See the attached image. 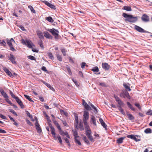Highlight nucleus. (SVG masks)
Masks as SVG:
<instances>
[{
  "label": "nucleus",
  "instance_id": "nucleus-1",
  "mask_svg": "<svg viewBox=\"0 0 152 152\" xmlns=\"http://www.w3.org/2000/svg\"><path fill=\"white\" fill-rule=\"evenodd\" d=\"M122 16L124 18H126L125 19V21H128L131 23H134L137 21L138 18L137 17H134L132 15H128L124 13Z\"/></svg>",
  "mask_w": 152,
  "mask_h": 152
},
{
  "label": "nucleus",
  "instance_id": "nucleus-2",
  "mask_svg": "<svg viewBox=\"0 0 152 152\" xmlns=\"http://www.w3.org/2000/svg\"><path fill=\"white\" fill-rule=\"evenodd\" d=\"M46 30L50 32L54 36L55 39H58L59 31L57 29L53 28V29H48Z\"/></svg>",
  "mask_w": 152,
  "mask_h": 152
},
{
  "label": "nucleus",
  "instance_id": "nucleus-3",
  "mask_svg": "<svg viewBox=\"0 0 152 152\" xmlns=\"http://www.w3.org/2000/svg\"><path fill=\"white\" fill-rule=\"evenodd\" d=\"M25 45H27V46L30 48H32L33 47H35V45L30 40H26L24 42Z\"/></svg>",
  "mask_w": 152,
  "mask_h": 152
},
{
  "label": "nucleus",
  "instance_id": "nucleus-4",
  "mask_svg": "<svg viewBox=\"0 0 152 152\" xmlns=\"http://www.w3.org/2000/svg\"><path fill=\"white\" fill-rule=\"evenodd\" d=\"M141 19L142 21L144 22H148L150 20L149 17L145 14L142 15L141 17Z\"/></svg>",
  "mask_w": 152,
  "mask_h": 152
},
{
  "label": "nucleus",
  "instance_id": "nucleus-5",
  "mask_svg": "<svg viewBox=\"0 0 152 152\" xmlns=\"http://www.w3.org/2000/svg\"><path fill=\"white\" fill-rule=\"evenodd\" d=\"M50 127L51 129V133L53 137L54 138L55 140H57V137H56V136L55 129L52 126L51 124H50Z\"/></svg>",
  "mask_w": 152,
  "mask_h": 152
},
{
  "label": "nucleus",
  "instance_id": "nucleus-6",
  "mask_svg": "<svg viewBox=\"0 0 152 152\" xmlns=\"http://www.w3.org/2000/svg\"><path fill=\"white\" fill-rule=\"evenodd\" d=\"M83 112V121H87L89 118L88 112L86 110H84Z\"/></svg>",
  "mask_w": 152,
  "mask_h": 152
},
{
  "label": "nucleus",
  "instance_id": "nucleus-7",
  "mask_svg": "<svg viewBox=\"0 0 152 152\" xmlns=\"http://www.w3.org/2000/svg\"><path fill=\"white\" fill-rule=\"evenodd\" d=\"M134 28L137 31L141 33H147V31L145 30L144 29L140 27L135 25L134 26Z\"/></svg>",
  "mask_w": 152,
  "mask_h": 152
},
{
  "label": "nucleus",
  "instance_id": "nucleus-8",
  "mask_svg": "<svg viewBox=\"0 0 152 152\" xmlns=\"http://www.w3.org/2000/svg\"><path fill=\"white\" fill-rule=\"evenodd\" d=\"M8 58L9 60L11 61V62L13 64H16V62L15 61V57L12 54H10L9 56H8Z\"/></svg>",
  "mask_w": 152,
  "mask_h": 152
},
{
  "label": "nucleus",
  "instance_id": "nucleus-9",
  "mask_svg": "<svg viewBox=\"0 0 152 152\" xmlns=\"http://www.w3.org/2000/svg\"><path fill=\"white\" fill-rule=\"evenodd\" d=\"M120 95L121 97H123L124 98H125L126 97L129 99H130V96L127 92H126L124 93H121L120 94Z\"/></svg>",
  "mask_w": 152,
  "mask_h": 152
},
{
  "label": "nucleus",
  "instance_id": "nucleus-10",
  "mask_svg": "<svg viewBox=\"0 0 152 152\" xmlns=\"http://www.w3.org/2000/svg\"><path fill=\"white\" fill-rule=\"evenodd\" d=\"M0 92L1 94L3 96L4 98L7 102H8L7 100H8V96L3 90H1L0 91Z\"/></svg>",
  "mask_w": 152,
  "mask_h": 152
},
{
  "label": "nucleus",
  "instance_id": "nucleus-11",
  "mask_svg": "<svg viewBox=\"0 0 152 152\" xmlns=\"http://www.w3.org/2000/svg\"><path fill=\"white\" fill-rule=\"evenodd\" d=\"M136 137H139L138 135H129L127 136V137L131 138V139H133V140H134L136 141H140V139H137Z\"/></svg>",
  "mask_w": 152,
  "mask_h": 152
},
{
  "label": "nucleus",
  "instance_id": "nucleus-12",
  "mask_svg": "<svg viewBox=\"0 0 152 152\" xmlns=\"http://www.w3.org/2000/svg\"><path fill=\"white\" fill-rule=\"evenodd\" d=\"M83 105L84 106L85 108L87 110H91V108L87 104L86 102H85L84 99H83Z\"/></svg>",
  "mask_w": 152,
  "mask_h": 152
},
{
  "label": "nucleus",
  "instance_id": "nucleus-13",
  "mask_svg": "<svg viewBox=\"0 0 152 152\" xmlns=\"http://www.w3.org/2000/svg\"><path fill=\"white\" fill-rule=\"evenodd\" d=\"M43 2L45 4L47 5L48 7H50L51 9H56V7L55 5L49 3L48 1H43Z\"/></svg>",
  "mask_w": 152,
  "mask_h": 152
},
{
  "label": "nucleus",
  "instance_id": "nucleus-14",
  "mask_svg": "<svg viewBox=\"0 0 152 152\" xmlns=\"http://www.w3.org/2000/svg\"><path fill=\"white\" fill-rule=\"evenodd\" d=\"M17 102L19 104L21 108L23 109L24 107V106L23 105L22 102L21 101L19 98L17 97L15 99Z\"/></svg>",
  "mask_w": 152,
  "mask_h": 152
},
{
  "label": "nucleus",
  "instance_id": "nucleus-15",
  "mask_svg": "<svg viewBox=\"0 0 152 152\" xmlns=\"http://www.w3.org/2000/svg\"><path fill=\"white\" fill-rule=\"evenodd\" d=\"M3 69L7 74L11 77H13V76L10 72L6 67H4Z\"/></svg>",
  "mask_w": 152,
  "mask_h": 152
},
{
  "label": "nucleus",
  "instance_id": "nucleus-16",
  "mask_svg": "<svg viewBox=\"0 0 152 152\" xmlns=\"http://www.w3.org/2000/svg\"><path fill=\"white\" fill-rule=\"evenodd\" d=\"M102 68L106 70H108L110 68V66L107 63H102Z\"/></svg>",
  "mask_w": 152,
  "mask_h": 152
},
{
  "label": "nucleus",
  "instance_id": "nucleus-17",
  "mask_svg": "<svg viewBox=\"0 0 152 152\" xmlns=\"http://www.w3.org/2000/svg\"><path fill=\"white\" fill-rule=\"evenodd\" d=\"M7 44L9 46L12 45V42H14L15 43V41L13 38H11L10 40L7 39H6Z\"/></svg>",
  "mask_w": 152,
  "mask_h": 152
},
{
  "label": "nucleus",
  "instance_id": "nucleus-18",
  "mask_svg": "<svg viewBox=\"0 0 152 152\" xmlns=\"http://www.w3.org/2000/svg\"><path fill=\"white\" fill-rule=\"evenodd\" d=\"M43 34L45 37L46 38L50 39H52V36L47 31H45L44 32Z\"/></svg>",
  "mask_w": 152,
  "mask_h": 152
},
{
  "label": "nucleus",
  "instance_id": "nucleus-19",
  "mask_svg": "<svg viewBox=\"0 0 152 152\" xmlns=\"http://www.w3.org/2000/svg\"><path fill=\"white\" fill-rule=\"evenodd\" d=\"M99 121L100 122L101 124L103 126V127L105 129H107V125L105 124L104 122L103 121V119L101 118L99 119Z\"/></svg>",
  "mask_w": 152,
  "mask_h": 152
},
{
  "label": "nucleus",
  "instance_id": "nucleus-20",
  "mask_svg": "<svg viewBox=\"0 0 152 152\" xmlns=\"http://www.w3.org/2000/svg\"><path fill=\"white\" fill-rule=\"evenodd\" d=\"M37 34L39 37L41 39H44L43 34L42 32L40 31H38L37 32Z\"/></svg>",
  "mask_w": 152,
  "mask_h": 152
},
{
  "label": "nucleus",
  "instance_id": "nucleus-21",
  "mask_svg": "<svg viewBox=\"0 0 152 152\" xmlns=\"http://www.w3.org/2000/svg\"><path fill=\"white\" fill-rule=\"evenodd\" d=\"M126 115L128 117V119L130 120H132L134 119V117L133 115L129 113L128 112H126Z\"/></svg>",
  "mask_w": 152,
  "mask_h": 152
},
{
  "label": "nucleus",
  "instance_id": "nucleus-22",
  "mask_svg": "<svg viewBox=\"0 0 152 152\" xmlns=\"http://www.w3.org/2000/svg\"><path fill=\"white\" fill-rule=\"evenodd\" d=\"M41 82L48 87L51 90H53L54 89L53 87L50 84H48L43 80H42Z\"/></svg>",
  "mask_w": 152,
  "mask_h": 152
},
{
  "label": "nucleus",
  "instance_id": "nucleus-23",
  "mask_svg": "<svg viewBox=\"0 0 152 152\" xmlns=\"http://www.w3.org/2000/svg\"><path fill=\"white\" fill-rule=\"evenodd\" d=\"M72 131L73 134V135L74 136V138L75 139L77 137H79L77 131L76 130H72Z\"/></svg>",
  "mask_w": 152,
  "mask_h": 152
},
{
  "label": "nucleus",
  "instance_id": "nucleus-24",
  "mask_svg": "<svg viewBox=\"0 0 152 152\" xmlns=\"http://www.w3.org/2000/svg\"><path fill=\"white\" fill-rule=\"evenodd\" d=\"M75 119L76 121V122L75 124V126L77 129H79V127H78V117L77 116H75Z\"/></svg>",
  "mask_w": 152,
  "mask_h": 152
},
{
  "label": "nucleus",
  "instance_id": "nucleus-25",
  "mask_svg": "<svg viewBox=\"0 0 152 152\" xmlns=\"http://www.w3.org/2000/svg\"><path fill=\"white\" fill-rule=\"evenodd\" d=\"M125 137H121L117 139V142L118 144H121L123 142V140L125 138Z\"/></svg>",
  "mask_w": 152,
  "mask_h": 152
},
{
  "label": "nucleus",
  "instance_id": "nucleus-26",
  "mask_svg": "<svg viewBox=\"0 0 152 152\" xmlns=\"http://www.w3.org/2000/svg\"><path fill=\"white\" fill-rule=\"evenodd\" d=\"M123 86L126 90L128 91H130L131 89L130 88L129 86L127 85L126 83H124Z\"/></svg>",
  "mask_w": 152,
  "mask_h": 152
},
{
  "label": "nucleus",
  "instance_id": "nucleus-27",
  "mask_svg": "<svg viewBox=\"0 0 152 152\" xmlns=\"http://www.w3.org/2000/svg\"><path fill=\"white\" fill-rule=\"evenodd\" d=\"M127 104L128 107L133 111H135V109L134 108L132 105L129 102H127Z\"/></svg>",
  "mask_w": 152,
  "mask_h": 152
},
{
  "label": "nucleus",
  "instance_id": "nucleus-28",
  "mask_svg": "<svg viewBox=\"0 0 152 152\" xmlns=\"http://www.w3.org/2000/svg\"><path fill=\"white\" fill-rule=\"evenodd\" d=\"M91 121V122H92L93 124L95 126L96 125L95 118L94 116H92Z\"/></svg>",
  "mask_w": 152,
  "mask_h": 152
},
{
  "label": "nucleus",
  "instance_id": "nucleus-29",
  "mask_svg": "<svg viewBox=\"0 0 152 152\" xmlns=\"http://www.w3.org/2000/svg\"><path fill=\"white\" fill-rule=\"evenodd\" d=\"M123 9L128 11H132V9L130 7L125 6L124 7Z\"/></svg>",
  "mask_w": 152,
  "mask_h": 152
},
{
  "label": "nucleus",
  "instance_id": "nucleus-30",
  "mask_svg": "<svg viewBox=\"0 0 152 152\" xmlns=\"http://www.w3.org/2000/svg\"><path fill=\"white\" fill-rule=\"evenodd\" d=\"M45 19L47 20L49 22L51 23H53L54 21L53 20L52 18L51 17H47L45 18Z\"/></svg>",
  "mask_w": 152,
  "mask_h": 152
},
{
  "label": "nucleus",
  "instance_id": "nucleus-31",
  "mask_svg": "<svg viewBox=\"0 0 152 152\" xmlns=\"http://www.w3.org/2000/svg\"><path fill=\"white\" fill-rule=\"evenodd\" d=\"M91 70L94 72H99V69L97 66H96L94 68H93L91 69Z\"/></svg>",
  "mask_w": 152,
  "mask_h": 152
},
{
  "label": "nucleus",
  "instance_id": "nucleus-32",
  "mask_svg": "<svg viewBox=\"0 0 152 152\" xmlns=\"http://www.w3.org/2000/svg\"><path fill=\"white\" fill-rule=\"evenodd\" d=\"M38 43L42 48H44V46L42 43V40H40L38 41Z\"/></svg>",
  "mask_w": 152,
  "mask_h": 152
},
{
  "label": "nucleus",
  "instance_id": "nucleus-33",
  "mask_svg": "<svg viewBox=\"0 0 152 152\" xmlns=\"http://www.w3.org/2000/svg\"><path fill=\"white\" fill-rule=\"evenodd\" d=\"M144 132L146 134L151 133H152V130L150 128H147L144 130Z\"/></svg>",
  "mask_w": 152,
  "mask_h": 152
},
{
  "label": "nucleus",
  "instance_id": "nucleus-34",
  "mask_svg": "<svg viewBox=\"0 0 152 152\" xmlns=\"http://www.w3.org/2000/svg\"><path fill=\"white\" fill-rule=\"evenodd\" d=\"M48 54L50 59L52 60L54 59V57L53 56V55L51 52H48Z\"/></svg>",
  "mask_w": 152,
  "mask_h": 152
},
{
  "label": "nucleus",
  "instance_id": "nucleus-35",
  "mask_svg": "<svg viewBox=\"0 0 152 152\" xmlns=\"http://www.w3.org/2000/svg\"><path fill=\"white\" fill-rule=\"evenodd\" d=\"M83 139L84 140V142L87 144H90L89 142L87 139L86 137L85 136H84L83 137Z\"/></svg>",
  "mask_w": 152,
  "mask_h": 152
},
{
  "label": "nucleus",
  "instance_id": "nucleus-36",
  "mask_svg": "<svg viewBox=\"0 0 152 152\" xmlns=\"http://www.w3.org/2000/svg\"><path fill=\"white\" fill-rule=\"evenodd\" d=\"M24 96L25 97V98L27 99L29 101H30L31 102H34V101L31 99V98L29 96H28L27 95H26V94H24Z\"/></svg>",
  "mask_w": 152,
  "mask_h": 152
},
{
  "label": "nucleus",
  "instance_id": "nucleus-37",
  "mask_svg": "<svg viewBox=\"0 0 152 152\" xmlns=\"http://www.w3.org/2000/svg\"><path fill=\"white\" fill-rule=\"evenodd\" d=\"M86 136L88 137L91 134V130H88L86 131Z\"/></svg>",
  "mask_w": 152,
  "mask_h": 152
},
{
  "label": "nucleus",
  "instance_id": "nucleus-38",
  "mask_svg": "<svg viewBox=\"0 0 152 152\" xmlns=\"http://www.w3.org/2000/svg\"><path fill=\"white\" fill-rule=\"evenodd\" d=\"M118 104V106H124V104L123 102L120 99L117 102Z\"/></svg>",
  "mask_w": 152,
  "mask_h": 152
},
{
  "label": "nucleus",
  "instance_id": "nucleus-39",
  "mask_svg": "<svg viewBox=\"0 0 152 152\" xmlns=\"http://www.w3.org/2000/svg\"><path fill=\"white\" fill-rule=\"evenodd\" d=\"M27 58L29 59L32 60H36L35 58L33 56H27Z\"/></svg>",
  "mask_w": 152,
  "mask_h": 152
},
{
  "label": "nucleus",
  "instance_id": "nucleus-40",
  "mask_svg": "<svg viewBox=\"0 0 152 152\" xmlns=\"http://www.w3.org/2000/svg\"><path fill=\"white\" fill-rule=\"evenodd\" d=\"M28 7L30 9L31 12H33L34 13H36L35 10H34L33 7L32 6H28Z\"/></svg>",
  "mask_w": 152,
  "mask_h": 152
},
{
  "label": "nucleus",
  "instance_id": "nucleus-41",
  "mask_svg": "<svg viewBox=\"0 0 152 152\" xmlns=\"http://www.w3.org/2000/svg\"><path fill=\"white\" fill-rule=\"evenodd\" d=\"M80 66L81 68L82 69H83L85 68V66H88L87 65H86V63L84 62H82L80 64Z\"/></svg>",
  "mask_w": 152,
  "mask_h": 152
},
{
  "label": "nucleus",
  "instance_id": "nucleus-42",
  "mask_svg": "<svg viewBox=\"0 0 152 152\" xmlns=\"http://www.w3.org/2000/svg\"><path fill=\"white\" fill-rule=\"evenodd\" d=\"M78 127H79V128H80V130H84V128L82 124L81 123H80L79 125H78Z\"/></svg>",
  "mask_w": 152,
  "mask_h": 152
},
{
  "label": "nucleus",
  "instance_id": "nucleus-43",
  "mask_svg": "<svg viewBox=\"0 0 152 152\" xmlns=\"http://www.w3.org/2000/svg\"><path fill=\"white\" fill-rule=\"evenodd\" d=\"M9 110L10 112L12 113V114H13L14 115H15L16 116H18V115L17 114V113L13 110L12 109H9Z\"/></svg>",
  "mask_w": 152,
  "mask_h": 152
},
{
  "label": "nucleus",
  "instance_id": "nucleus-44",
  "mask_svg": "<svg viewBox=\"0 0 152 152\" xmlns=\"http://www.w3.org/2000/svg\"><path fill=\"white\" fill-rule=\"evenodd\" d=\"M10 93L11 96L12 97V98L15 99V98H16V97H17V96H16L14 95V94H13V92L12 91H10Z\"/></svg>",
  "mask_w": 152,
  "mask_h": 152
},
{
  "label": "nucleus",
  "instance_id": "nucleus-45",
  "mask_svg": "<svg viewBox=\"0 0 152 152\" xmlns=\"http://www.w3.org/2000/svg\"><path fill=\"white\" fill-rule=\"evenodd\" d=\"M92 107L94 109V112L96 114L98 112V110L96 107H95L94 105H92Z\"/></svg>",
  "mask_w": 152,
  "mask_h": 152
},
{
  "label": "nucleus",
  "instance_id": "nucleus-46",
  "mask_svg": "<svg viewBox=\"0 0 152 152\" xmlns=\"http://www.w3.org/2000/svg\"><path fill=\"white\" fill-rule=\"evenodd\" d=\"M75 142L77 143L79 145H81V144L80 141L78 140L77 138L75 139Z\"/></svg>",
  "mask_w": 152,
  "mask_h": 152
},
{
  "label": "nucleus",
  "instance_id": "nucleus-47",
  "mask_svg": "<svg viewBox=\"0 0 152 152\" xmlns=\"http://www.w3.org/2000/svg\"><path fill=\"white\" fill-rule=\"evenodd\" d=\"M66 68L68 72H69V74L70 75H72V73L70 68L68 66H67Z\"/></svg>",
  "mask_w": 152,
  "mask_h": 152
},
{
  "label": "nucleus",
  "instance_id": "nucleus-48",
  "mask_svg": "<svg viewBox=\"0 0 152 152\" xmlns=\"http://www.w3.org/2000/svg\"><path fill=\"white\" fill-rule=\"evenodd\" d=\"M147 115H152V110H149L146 113Z\"/></svg>",
  "mask_w": 152,
  "mask_h": 152
},
{
  "label": "nucleus",
  "instance_id": "nucleus-49",
  "mask_svg": "<svg viewBox=\"0 0 152 152\" xmlns=\"http://www.w3.org/2000/svg\"><path fill=\"white\" fill-rule=\"evenodd\" d=\"M0 44L2 45L6 46V43L5 42L4 40H2L1 42H0Z\"/></svg>",
  "mask_w": 152,
  "mask_h": 152
},
{
  "label": "nucleus",
  "instance_id": "nucleus-50",
  "mask_svg": "<svg viewBox=\"0 0 152 152\" xmlns=\"http://www.w3.org/2000/svg\"><path fill=\"white\" fill-rule=\"evenodd\" d=\"M57 138L59 142L61 144H62V140L61 139V137L58 135L57 136Z\"/></svg>",
  "mask_w": 152,
  "mask_h": 152
},
{
  "label": "nucleus",
  "instance_id": "nucleus-51",
  "mask_svg": "<svg viewBox=\"0 0 152 152\" xmlns=\"http://www.w3.org/2000/svg\"><path fill=\"white\" fill-rule=\"evenodd\" d=\"M26 123H27V124H29V125H30L31 126H33L32 124L30 121L29 120H28V119H26Z\"/></svg>",
  "mask_w": 152,
  "mask_h": 152
},
{
  "label": "nucleus",
  "instance_id": "nucleus-52",
  "mask_svg": "<svg viewBox=\"0 0 152 152\" xmlns=\"http://www.w3.org/2000/svg\"><path fill=\"white\" fill-rule=\"evenodd\" d=\"M57 57L59 61H62V58L58 54H57Z\"/></svg>",
  "mask_w": 152,
  "mask_h": 152
},
{
  "label": "nucleus",
  "instance_id": "nucleus-53",
  "mask_svg": "<svg viewBox=\"0 0 152 152\" xmlns=\"http://www.w3.org/2000/svg\"><path fill=\"white\" fill-rule=\"evenodd\" d=\"M61 50L62 53L63 54V55L64 56H65L66 55V52L65 50L64 49H61Z\"/></svg>",
  "mask_w": 152,
  "mask_h": 152
},
{
  "label": "nucleus",
  "instance_id": "nucleus-54",
  "mask_svg": "<svg viewBox=\"0 0 152 152\" xmlns=\"http://www.w3.org/2000/svg\"><path fill=\"white\" fill-rule=\"evenodd\" d=\"M59 132L60 134L62 135L63 136H64L65 134V133L61 129V130L59 131Z\"/></svg>",
  "mask_w": 152,
  "mask_h": 152
},
{
  "label": "nucleus",
  "instance_id": "nucleus-55",
  "mask_svg": "<svg viewBox=\"0 0 152 152\" xmlns=\"http://www.w3.org/2000/svg\"><path fill=\"white\" fill-rule=\"evenodd\" d=\"M39 100L41 101L42 102H44V100L43 97L41 96H39Z\"/></svg>",
  "mask_w": 152,
  "mask_h": 152
},
{
  "label": "nucleus",
  "instance_id": "nucleus-56",
  "mask_svg": "<svg viewBox=\"0 0 152 152\" xmlns=\"http://www.w3.org/2000/svg\"><path fill=\"white\" fill-rule=\"evenodd\" d=\"M134 105L137 107L140 110H141V108L139 103H135L134 104Z\"/></svg>",
  "mask_w": 152,
  "mask_h": 152
},
{
  "label": "nucleus",
  "instance_id": "nucleus-57",
  "mask_svg": "<svg viewBox=\"0 0 152 152\" xmlns=\"http://www.w3.org/2000/svg\"><path fill=\"white\" fill-rule=\"evenodd\" d=\"M114 97L115 98V100L117 102L120 99L118 96L115 95H114Z\"/></svg>",
  "mask_w": 152,
  "mask_h": 152
},
{
  "label": "nucleus",
  "instance_id": "nucleus-58",
  "mask_svg": "<svg viewBox=\"0 0 152 152\" xmlns=\"http://www.w3.org/2000/svg\"><path fill=\"white\" fill-rule=\"evenodd\" d=\"M10 50L12 51H16L15 49L14 48L13 45L10 46Z\"/></svg>",
  "mask_w": 152,
  "mask_h": 152
},
{
  "label": "nucleus",
  "instance_id": "nucleus-59",
  "mask_svg": "<svg viewBox=\"0 0 152 152\" xmlns=\"http://www.w3.org/2000/svg\"><path fill=\"white\" fill-rule=\"evenodd\" d=\"M47 121H48V124L49 126H50V124H51L50 122H51V121L50 120V117H48V118H46Z\"/></svg>",
  "mask_w": 152,
  "mask_h": 152
},
{
  "label": "nucleus",
  "instance_id": "nucleus-60",
  "mask_svg": "<svg viewBox=\"0 0 152 152\" xmlns=\"http://www.w3.org/2000/svg\"><path fill=\"white\" fill-rule=\"evenodd\" d=\"M72 80L74 82V83H75V85L77 86H79V85L78 84V83L77 82V81L75 79H72Z\"/></svg>",
  "mask_w": 152,
  "mask_h": 152
},
{
  "label": "nucleus",
  "instance_id": "nucleus-61",
  "mask_svg": "<svg viewBox=\"0 0 152 152\" xmlns=\"http://www.w3.org/2000/svg\"><path fill=\"white\" fill-rule=\"evenodd\" d=\"M36 129L38 133H40L42 132V129L40 127H36Z\"/></svg>",
  "mask_w": 152,
  "mask_h": 152
},
{
  "label": "nucleus",
  "instance_id": "nucleus-62",
  "mask_svg": "<svg viewBox=\"0 0 152 152\" xmlns=\"http://www.w3.org/2000/svg\"><path fill=\"white\" fill-rule=\"evenodd\" d=\"M61 121L65 126H67L68 124L65 121L61 120Z\"/></svg>",
  "mask_w": 152,
  "mask_h": 152
},
{
  "label": "nucleus",
  "instance_id": "nucleus-63",
  "mask_svg": "<svg viewBox=\"0 0 152 152\" xmlns=\"http://www.w3.org/2000/svg\"><path fill=\"white\" fill-rule=\"evenodd\" d=\"M89 140L91 141H92L93 140V137L91 135L87 137Z\"/></svg>",
  "mask_w": 152,
  "mask_h": 152
},
{
  "label": "nucleus",
  "instance_id": "nucleus-64",
  "mask_svg": "<svg viewBox=\"0 0 152 152\" xmlns=\"http://www.w3.org/2000/svg\"><path fill=\"white\" fill-rule=\"evenodd\" d=\"M41 69L42 70H43V71H45V72H47L48 71L47 69H46V67L45 66H43L42 67Z\"/></svg>",
  "mask_w": 152,
  "mask_h": 152
}]
</instances>
